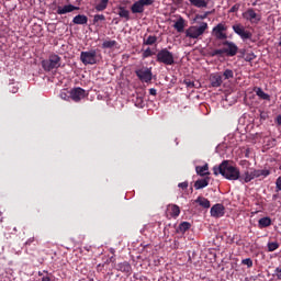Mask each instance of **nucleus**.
<instances>
[{
  "label": "nucleus",
  "mask_w": 281,
  "mask_h": 281,
  "mask_svg": "<svg viewBox=\"0 0 281 281\" xmlns=\"http://www.w3.org/2000/svg\"><path fill=\"white\" fill-rule=\"evenodd\" d=\"M213 175H215V177L222 175V177L228 181H239L240 169H238V167L232 166L229 160H223L218 166L213 167Z\"/></svg>",
  "instance_id": "1"
},
{
  "label": "nucleus",
  "mask_w": 281,
  "mask_h": 281,
  "mask_svg": "<svg viewBox=\"0 0 281 281\" xmlns=\"http://www.w3.org/2000/svg\"><path fill=\"white\" fill-rule=\"evenodd\" d=\"M271 172L267 169H252L250 171H245L244 175H239L240 183H249V181H254V179H258V177H269Z\"/></svg>",
  "instance_id": "2"
},
{
  "label": "nucleus",
  "mask_w": 281,
  "mask_h": 281,
  "mask_svg": "<svg viewBox=\"0 0 281 281\" xmlns=\"http://www.w3.org/2000/svg\"><path fill=\"white\" fill-rule=\"evenodd\" d=\"M156 60L162 65L172 66L175 65V54L168 48H162L157 53Z\"/></svg>",
  "instance_id": "3"
},
{
  "label": "nucleus",
  "mask_w": 281,
  "mask_h": 281,
  "mask_svg": "<svg viewBox=\"0 0 281 281\" xmlns=\"http://www.w3.org/2000/svg\"><path fill=\"white\" fill-rule=\"evenodd\" d=\"M205 30H207V22H202L200 26H190L187 29L184 34L187 38H199L205 34Z\"/></svg>",
  "instance_id": "4"
},
{
  "label": "nucleus",
  "mask_w": 281,
  "mask_h": 281,
  "mask_svg": "<svg viewBox=\"0 0 281 281\" xmlns=\"http://www.w3.org/2000/svg\"><path fill=\"white\" fill-rule=\"evenodd\" d=\"M60 56L53 54L49 55L48 59L42 60V67L44 71H52L54 69H58L60 67Z\"/></svg>",
  "instance_id": "5"
},
{
  "label": "nucleus",
  "mask_w": 281,
  "mask_h": 281,
  "mask_svg": "<svg viewBox=\"0 0 281 281\" xmlns=\"http://www.w3.org/2000/svg\"><path fill=\"white\" fill-rule=\"evenodd\" d=\"M135 74L140 82H153V68L142 67L135 70Z\"/></svg>",
  "instance_id": "6"
},
{
  "label": "nucleus",
  "mask_w": 281,
  "mask_h": 281,
  "mask_svg": "<svg viewBox=\"0 0 281 281\" xmlns=\"http://www.w3.org/2000/svg\"><path fill=\"white\" fill-rule=\"evenodd\" d=\"M95 56H98V50L91 49L88 52H81L80 54V60L85 65H95L98 60L95 59Z\"/></svg>",
  "instance_id": "7"
},
{
  "label": "nucleus",
  "mask_w": 281,
  "mask_h": 281,
  "mask_svg": "<svg viewBox=\"0 0 281 281\" xmlns=\"http://www.w3.org/2000/svg\"><path fill=\"white\" fill-rule=\"evenodd\" d=\"M227 26L223 23H218L212 30V36H214L217 41H227Z\"/></svg>",
  "instance_id": "8"
},
{
  "label": "nucleus",
  "mask_w": 281,
  "mask_h": 281,
  "mask_svg": "<svg viewBox=\"0 0 281 281\" xmlns=\"http://www.w3.org/2000/svg\"><path fill=\"white\" fill-rule=\"evenodd\" d=\"M233 31L235 32V34H237V36H240L243 41H249L254 36L251 32L245 30V26H243V24L233 25Z\"/></svg>",
  "instance_id": "9"
},
{
  "label": "nucleus",
  "mask_w": 281,
  "mask_h": 281,
  "mask_svg": "<svg viewBox=\"0 0 281 281\" xmlns=\"http://www.w3.org/2000/svg\"><path fill=\"white\" fill-rule=\"evenodd\" d=\"M222 45L224 46L223 49L226 56L234 57L238 54V46L236 45V43L225 40L224 42H222Z\"/></svg>",
  "instance_id": "10"
},
{
  "label": "nucleus",
  "mask_w": 281,
  "mask_h": 281,
  "mask_svg": "<svg viewBox=\"0 0 281 281\" xmlns=\"http://www.w3.org/2000/svg\"><path fill=\"white\" fill-rule=\"evenodd\" d=\"M87 98V91L82 88H75L70 91V100L74 102H80V100Z\"/></svg>",
  "instance_id": "11"
},
{
  "label": "nucleus",
  "mask_w": 281,
  "mask_h": 281,
  "mask_svg": "<svg viewBox=\"0 0 281 281\" xmlns=\"http://www.w3.org/2000/svg\"><path fill=\"white\" fill-rule=\"evenodd\" d=\"M211 216H213V218H221V216H225V206L221 203L213 205L211 207Z\"/></svg>",
  "instance_id": "12"
},
{
  "label": "nucleus",
  "mask_w": 281,
  "mask_h": 281,
  "mask_svg": "<svg viewBox=\"0 0 281 281\" xmlns=\"http://www.w3.org/2000/svg\"><path fill=\"white\" fill-rule=\"evenodd\" d=\"M244 19H246V21H249L250 23H258L260 21V15H258V13H256L254 9H248L244 13Z\"/></svg>",
  "instance_id": "13"
},
{
  "label": "nucleus",
  "mask_w": 281,
  "mask_h": 281,
  "mask_svg": "<svg viewBox=\"0 0 281 281\" xmlns=\"http://www.w3.org/2000/svg\"><path fill=\"white\" fill-rule=\"evenodd\" d=\"M209 80L211 87L213 88H218L221 87V85H223V76H221L220 74H212Z\"/></svg>",
  "instance_id": "14"
},
{
  "label": "nucleus",
  "mask_w": 281,
  "mask_h": 281,
  "mask_svg": "<svg viewBox=\"0 0 281 281\" xmlns=\"http://www.w3.org/2000/svg\"><path fill=\"white\" fill-rule=\"evenodd\" d=\"M74 10H80V8L74 4H66L57 8V14H69V12H74Z\"/></svg>",
  "instance_id": "15"
},
{
  "label": "nucleus",
  "mask_w": 281,
  "mask_h": 281,
  "mask_svg": "<svg viewBox=\"0 0 281 281\" xmlns=\"http://www.w3.org/2000/svg\"><path fill=\"white\" fill-rule=\"evenodd\" d=\"M75 25H87L89 23V18L85 14H78L72 19Z\"/></svg>",
  "instance_id": "16"
},
{
  "label": "nucleus",
  "mask_w": 281,
  "mask_h": 281,
  "mask_svg": "<svg viewBox=\"0 0 281 281\" xmlns=\"http://www.w3.org/2000/svg\"><path fill=\"white\" fill-rule=\"evenodd\" d=\"M145 7L137 0L131 7L132 14H143Z\"/></svg>",
  "instance_id": "17"
},
{
  "label": "nucleus",
  "mask_w": 281,
  "mask_h": 281,
  "mask_svg": "<svg viewBox=\"0 0 281 281\" xmlns=\"http://www.w3.org/2000/svg\"><path fill=\"white\" fill-rule=\"evenodd\" d=\"M207 186H210V178L196 180L194 183L195 190H203V188H207Z\"/></svg>",
  "instance_id": "18"
},
{
  "label": "nucleus",
  "mask_w": 281,
  "mask_h": 281,
  "mask_svg": "<svg viewBox=\"0 0 281 281\" xmlns=\"http://www.w3.org/2000/svg\"><path fill=\"white\" fill-rule=\"evenodd\" d=\"M194 203H198L200 207H204V210H210L211 206L210 200L204 196H198V199L194 200Z\"/></svg>",
  "instance_id": "19"
},
{
  "label": "nucleus",
  "mask_w": 281,
  "mask_h": 281,
  "mask_svg": "<svg viewBox=\"0 0 281 281\" xmlns=\"http://www.w3.org/2000/svg\"><path fill=\"white\" fill-rule=\"evenodd\" d=\"M116 271H122V273H131V263L124 261L116 265Z\"/></svg>",
  "instance_id": "20"
},
{
  "label": "nucleus",
  "mask_w": 281,
  "mask_h": 281,
  "mask_svg": "<svg viewBox=\"0 0 281 281\" xmlns=\"http://www.w3.org/2000/svg\"><path fill=\"white\" fill-rule=\"evenodd\" d=\"M210 167L207 166V164L206 165H204V166H196L195 167V172H196V175H200V177H205V175H210Z\"/></svg>",
  "instance_id": "21"
},
{
  "label": "nucleus",
  "mask_w": 281,
  "mask_h": 281,
  "mask_svg": "<svg viewBox=\"0 0 281 281\" xmlns=\"http://www.w3.org/2000/svg\"><path fill=\"white\" fill-rule=\"evenodd\" d=\"M173 27L179 33L183 32V30H186V20H183V18H179L177 22L173 24Z\"/></svg>",
  "instance_id": "22"
},
{
  "label": "nucleus",
  "mask_w": 281,
  "mask_h": 281,
  "mask_svg": "<svg viewBox=\"0 0 281 281\" xmlns=\"http://www.w3.org/2000/svg\"><path fill=\"white\" fill-rule=\"evenodd\" d=\"M191 5L194 8H206L210 3V0H189Z\"/></svg>",
  "instance_id": "23"
},
{
  "label": "nucleus",
  "mask_w": 281,
  "mask_h": 281,
  "mask_svg": "<svg viewBox=\"0 0 281 281\" xmlns=\"http://www.w3.org/2000/svg\"><path fill=\"white\" fill-rule=\"evenodd\" d=\"M119 16H121V19H125L126 21L131 20V11L126 10V8L124 7H120L119 8Z\"/></svg>",
  "instance_id": "24"
},
{
  "label": "nucleus",
  "mask_w": 281,
  "mask_h": 281,
  "mask_svg": "<svg viewBox=\"0 0 281 281\" xmlns=\"http://www.w3.org/2000/svg\"><path fill=\"white\" fill-rule=\"evenodd\" d=\"M255 93L260 98L261 100H271V97L266 93L262 88H255Z\"/></svg>",
  "instance_id": "25"
},
{
  "label": "nucleus",
  "mask_w": 281,
  "mask_h": 281,
  "mask_svg": "<svg viewBox=\"0 0 281 281\" xmlns=\"http://www.w3.org/2000/svg\"><path fill=\"white\" fill-rule=\"evenodd\" d=\"M258 225L260 229H265V227H270L271 225V217H262L258 221Z\"/></svg>",
  "instance_id": "26"
},
{
  "label": "nucleus",
  "mask_w": 281,
  "mask_h": 281,
  "mask_svg": "<svg viewBox=\"0 0 281 281\" xmlns=\"http://www.w3.org/2000/svg\"><path fill=\"white\" fill-rule=\"evenodd\" d=\"M117 45V42L112 40V41H105L102 44V48L103 49H113V47H115Z\"/></svg>",
  "instance_id": "27"
},
{
  "label": "nucleus",
  "mask_w": 281,
  "mask_h": 281,
  "mask_svg": "<svg viewBox=\"0 0 281 281\" xmlns=\"http://www.w3.org/2000/svg\"><path fill=\"white\" fill-rule=\"evenodd\" d=\"M191 225L189 222H182L179 225L178 232H180L181 234H186V232H188V229H190Z\"/></svg>",
  "instance_id": "28"
},
{
  "label": "nucleus",
  "mask_w": 281,
  "mask_h": 281,
  "mask_svg": "<svg viewBox=\"0 0 281 281\" xmlns=\"http://www.w3.org/2000/svg\"><path fill=\"white\" fill-rule=\"evenodd\" d=\"M157 43V36L149 35L146 40H144L143 45H155Z\"/></svg>",
  "instance_id": "29"
},
{
  "label": "nucleus",
  "mask_w": 281,
  "mask_h": 281,
  "mask_svg": "<svg viewBox=\"0 0 281 281\" xmlns=\"http://www.w3.org/2000/svg\"><path fill=\"white\" fill-rule=\"evenodd\" d=\"M171 210V216H173V218H177V216H179V214H181V209H179V206L177 204H172L170 206Z\"/></svg>",
  "instance_id": "30"
},
{
  "label": "nucleus",
  "mask_w": 281,
  "mask_h": 281,
  "mask_svg": "<svg viewBox=\"0 0 281 281\" xmlns=\"http://www.w3.org/2000/svg\"><path fill=\"white\" fill-rule=\"evenodd\" d=\"M59 98H61V100H66L67 102H69L70 99H71L70 91L63 90V91L59 93Z\"/></svg>",
  "instance_id": "31"
},
{
  "label": "nucleus",
  "mask_w": 281,
  "mask_h": 281,
  "mask_svg": "<svg viewBox=\"0 0 281 281\" xmlns=\"http://www.w3.org/2000/svg\"><path fill=\"white\" fill-rule=\"evenodd\" d=\"M108 7L109 4L100 2L94 7V9L97 10V12H104V10H106Z\"/></svg>",
  "instance_id": "32"
},
{
  "label": "nucleus",
  "mask_w": 281,
  "mask_h": 281,
  "mask_svg": "<svg viewBox=\"0 0 281 281\" xmlns=\"http://www.w3.org/2000/svg\"><path fill=\"white\" fill-rule=\"evenodd\" d=\"M224 80H229L231 78H234V70L232 69H226L223 72Z\"/></svg>",
  "instance_id": "33"
},
{
  "label": "nucleus",
  "mask_w": 281,
  "mask_h": 281,
  "mask_svg": "<svg viewBox=\"0 0 281 281\" xmlns=\"http://www.w3.org/2000/svg\"><path fill=\"white\" fill-rule=\"evenodd\" d=\"M280 247V244L278 241H270L268 243V251H276Z\"/></svg>",
  "instance_id": "34"
},
{
  "label": "nucleus",
  "mask_w": 281,
  "mask_h": 281,
  "mask_svg": "<svg viewBox=\"0 0 281 281\" xmlns=\"http://www.w3.org/2000/svg\"><path fill=\"white\" fill-rule=\"evenodd\" d=\"M223 54H225L224 49L223 48H220V49H215L213 52L210 53V56L212 58H214V56H223Z\"/></svg>",
  "instance_id": "35"
},
{
  "label": "nucleus",
  "mask_w": 281,
  "mask_h": 281,
  "mask_svg": "<svg viewBox=\"0 0 281 281\" xmlns=\"http://www.w3.org/2000/svg\"><path fill=\"white\" fill-rule=\"evenodd\" d=\"M241 265H246L248 269H251V267H254V261L251 260V258H246L241 260Z\"/></svg>",
  "instance_id": "36"
},
{
  "label": "nucleus",
  "mask_w": 281,
  "mask_h": 281,
  "mask_svg": "<svg viewBox=\"0 0 281 281\" xmlns=\"http://www.w3.org/2000/svg\"><path fill=\"white\" fill-rule=\"evenodd\" d=\"M99 21H106V16L104 14H95L93 16V23H99Z\"/></svg>",
  "instance_id": "37"
},
{
  "label": "nucleus",
  "mask_w": 281,
  "mask_h": 281,
  "mask_svg": "<svg viewBox=\"0 0 281 281\" xmlns=\"http://www.w3.org/2000/svg\"><path fill=\"white\" fill-rule=\"evenodd\" d=\"M138 2L144 7L153 5L155 3V0H138Z\"/></svg>",
  "instance_id": "38"
},
{
  "label": "nucleus",
  "mask_w": 281,
  "mask_h": 281,
  "mask_svg": "<svg viewBox=\"0 0 281 281\" xmlns=\"http://www.w3.org/2000/svg\"><path fill=\"white\" fill-rule=\"evenodd\" d=\"M155 53L150 48H146L143 53V58H150V56H154Z\"/></svg>",
  "instance_id": "39"
},
{
  "label": "nucleus",
  "mask_w": 281,
  "mask_h": 281,
  "mask_svg": "<svg viewBox=\"0 0 281 281\" xmlns=\"http://www.w3.org/2000/svg\"><path fill=\"white\" fill-rule=\"evenodd\" d=\"M276 192H281V177L276 180Z\"/></svg>",
  "instance_id": "40"
},
{
  "label": "nucleus",
  "mask_w": 281,
  "mask_h": 281,
  "mask_svg": "<svg viewBox=\"0 0 281 281\" xmlns=\"http://www.w3.org/2000/svg\"><path fill=\"white\" fill-rule=\"evenodd\" d=\"M274 276H276L277 280H281V268L280 267L276 268Z\"/></svg>",
  "instance_id": "41"
},
{
  "label": "nucleus",
  "mask_w": 281,
  "mask_h": 281,
  "mask_svg": "<svg viewBox=\"0 0 281 281\" xmlns=\"http://www.w3.org/2000/svg\"><path fill=\"white\" fill-rule=\"evenodd\" d=\"M178 188H181L182 190H188V182H181L178 184Z\"/></svg>",
  "instance_id": "42"
},
{
  "label": "nucleus",
  "mask_w": 281,
  "mask_h": 281,
  "mask_svg": "<svg viewBox=\"0 0 281 281\" xmlns=\"http://www.w3.org/2000/svg\"><path fill=\"white\" fill-rule=\"evenodd\" d=\"M149 94L157 95V89H155V88L149 89Z\"/></svg>",
  "instance_id": "43"
},
{
  "label": "nucleus",
  "mask_w": 281,
  "mask_h": 281,
  "mask_svg": "<svg viewBox=\"0 0 281 281\" xmlns=\"http://www.w3.org/2000/svg\"><path fill=\"white\" fill-rule=\"evenodd\" d=\"M187 87H189L190 89H192V87H194V82L192 81H184Z\"/></svg>",
  "instance_id": "44"
},
{
  "label": "nucleus",
  "mask_w": 281,
  "mask_h": 281,
  "mask_svg": "<svg viewBox=\"0 0 281 281\" xmlns=\"http://www.w3.org/2000/svg\"><path fill=\"white\" fill-rule=\"evenodd\" d=\"M276 122H277L278 126H281V114H279L277 116Z\"/></svg>",
  "instance_id": "45"
},
{
  "label": "nucleus",
  "mask_w": 281,
  "mask_h": 281,
  "mask_svg": "<svg viewBox=\"0 0 281 281\" xmlns=\"http://www.w3.org/2000/svg\"><path fill=\"white\" fill-rule=\"evenodd\" d=\"M34 241V237L30 238L29 240H26L25 245H30L31 243Z\"/></svg>",
  "instance_id": "46"
},
{
  "label": "nucleus",
  "mask_w": 281,
  "mask_h": 281,
  "mask_svg": "<svg viewBox=\"0 0 281 281\" xmlns=\"http://www.w3.org/2000/svg\"><path fill=\"white\" fill-rule=\"evenodd\" d=\"M42 281H52V279L49 277H43Z\"/></svg>",
  "instance_id": "47"
},
{
  "label": "nucleus",
  "mask_w": 281,
  "mask_h": 281,
  "mask_svg": "<svg viewBox=\"0 0 281 281\" xmlns=\"http://www.w3.org/2000/svg\"><path fill=\"white\" fill-rule=\"evenodd\" d=\"M278 200V194H273L272 195V201H277Z\"/></svg>",
  "instance_id": "48"
},
{
  "label": "nucleus",
  "mask_w": 281,
  "mask_h": 281,
  "mask_svg": "<svg viewBox=\"0 0 281 281\" xmlns=\"http://www.w3.org/2000/svg\"><path fill=\"white\" fill-rule=\"evenodd\" d=\"M100 1H101L100 3L109 4V0H100Z\"/></svg>",
  "instance_id": "49"
},
{
  "label": "nucleus",
  "mask_w": 281,
  "mask_h": 281,
  "mask_svg": "<svg viewBox=\"0 0 281 281\" xmlns=\"http://www.w3.org/2000/svg\"><path fill=\"white\" fill-rule=\"evenodd\" d=\"M236 10H237V8H236V7H233V8L231 9V12H236Z\"/></svg>",
  "instance_id": "50"
},
{
  "label": "nucleus",
  "mask_w": 281,
  "mask_h": 281,
  "mask_svg": "<svg viewBox=\"0 0 281 281\" xmlns=\"http://www.w3.org/2000/svg\"><path fill=\"white\" fill-rule=\"evenodd\" d=\"M16 91H19L18 88H13V89H12V93H16Z\"/></svg>",
  "instance_id": "51"
},
{
  "label": "nucleus",
  "mask_w": 281,
  "mask_h": 281,
  "mask_svg": "<svg viewBox=\"0 0 281 281\" xmlns=\"http://www.w3.org/2000/svg\"><path fill=\"white\" fill-rule=\"evenodd\" d=\"M279 46L281 47V42H279Z\"/></svg>",
  "instance_id": "52"
},
{
  "label": "nucleus",
  "mask_w": 281,
  "mask_h": 281,
  "mask_svg": "<svg viewBox=\"0 0 281 281\" xmlns=\"http://www.w3.org/2000/svg\"><path fill=\"white\" fill-rule=\"evenodd\" d=\"M247 60H251V58H247Z\"/></svg>",
  "instance_id": "53"
},
{
  "label": "nucleus",
  "mask_w": 281,
  "mask_h": 281,
  "mask_svg": "<svg viewBox=\"0 0 281 281\" xmlns=\"http://www.w3.org/2000/svg\"><path fill=\"white\" fill-rule=\"evenodd\" d=\"M176 1H183V0H176Z\"/></svg>",
  "instance_id": "54"
}]
</instances>
